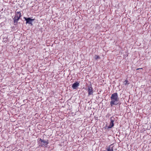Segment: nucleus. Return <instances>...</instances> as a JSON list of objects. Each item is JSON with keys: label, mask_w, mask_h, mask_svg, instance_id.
Wrapping results in <instances>:
<instances>
[{"label": "nucleus", "mask_w": 151, "mask_h": 151, "mask_svg": "<svg viewBox=\"0 0 151 151\" xmlns=\"http://www.w3.org/2000/svg\"><path fill=\"white\" fill-rule=\"evenodd\" d=\"M111 101L110 102V106L112 107L113 105L119 104L120 105L121 103L119 102V98L117 93H114L112 94L111 97Z\"/></svg>", "instance_id": "nucleus-1"}, {"label": "nucleus", "mask_w": 151, "mask_h": 151, "mask_svg": "<svg viewBox=\"0 0 151 151\" xmlns=\"http://www.w3.org/2000/svg\"><path fill=\"white\" fill-rule=\"evenodd\" d=\"M38 140L40 141V142H39V146H40L42 147L45 146L47 147V146L49 143V141L48 140L45 141L40 138H39Z\"/></svg>", "instance_id": "nucleus-2"}, {"label": "nucleus", "mask_w": 151, "mask_h": 151, "mask_svg": "<svg viewBox=\"0 0 151 151\" xmlns=\"http://www.w3.org/2000/svg\"><path fill=\"white\" fill-rule=\"evenodd\" d=\"M87 91L88 93V96L90 95H93V89L92 87V85L90 84L89 85H88L87 86Z\"/></svg>", "instance_id": "nucleus-3"}, {"label": "nucleus", "mask_w": 151, "mask_h": 151, "mask_svg": "<svg viewBox=\"0 0 151 151\" xmlns=\"http://www.w3.org/2000/svg\"><path fill=\"white\" fill-rule=\"evenodd\" d=\"M115 120V118L114 116H112L110 118V122L109 126L108 127V128H111L113 127L114 125V122Z\"/></svg>", "instance_id": "nucleus-4"}, {"label": "nucleus", "mask_w": 151, "mask_h": 151, "mask_svg": "<svg viewBox=\"0 0 151 151\" xmlns=\"http://www.w3.org/2000/svg\"><path fill=\"white\" fill-rule=\"evenodd\" d=\"M25 20L26 21V24H30L32 25V22L34 20V19H31L30 17L26 18L24 17Z\"/></svg>", "instance_id": "nucleus-5"}, {"label": "nucleus", "mask_w": 151, "mask_h": 151, "mask_svg": "<svg viewBox=\"0 0 151 151\" xmlns=\"http://www.w3.org/2000/svg\"><path fill=\"white\" fill-rule=\"evenodd\" d=\"M79 85V83L78 81H76L73 84L72 87L73 89H76Z\"/></svg>", "instance_id": "nucleus-6"}, {"label": "nucleus", "mask_w": 151, "mask_h": 151, "mask_svg": "<svg viewBox=\"0 0 151 151\" xmlns=\"http://www.w3.org/2000/svg\"><path fill=\"white\" fill-rule=\"evenodd\" d=\"M21 16V13L20 12H16L15 16L17 18L20 19Z\"/></svg>", "instance_id": "nucleus-7"}, {"label": "nucleus", "mask_w": 151, "mask_h": 151, "mask_svg": "<svg viewBox=\"0 0 151 151\" xmlns=\"http://www.w3.org/2000/svg\"><path fill=\"white\" fill-rule=\"evenodd\" d=\"M112 145H111L107 147L106 149L107 151H113V147H111Z\"/></svg>", "instance_id": "nucleus-8"}, {"label": "nucleus", "mask_w": 151, "mask_h": 151, "mask_svg": "<svg viewBox=\"0 0 151 151\" xmlns=\"http://www.w3.org/2000/svg\"><path fill=\"white\" fill-rule=\"evenodd\" d=\"M94 58L96 60H97L98 59H99L100 58V57L99 56L97 55H95V56L94 57Z\"/></svg>", "instance_id": "nucleus-9"}, {"label": "nucleus", "mask_w": 151, "mask_h": 151, "mask_svg": "<svg viewBox=\"0 0 151 151\" xmlns=\"http://www.w3.org/2000/svg\"><path fill=\"white\" fill-rule=\"evenodd\" d=\"M13 19L14 20H15V21H18L19 19V18H17L16 17L14 16Z\"/></svg>", "instance_id": "nucleus-10"}, {"label": "nucleus", "mask_w": 151, "mask_h": 151, "mask_svg": "<svg viewBox=\"0 0 151 151\" xmlns=\"http://www.w3.org/2000/svg\"><path fill=\"white\" fill-rule=\"evenodd\" d=\"M128 81L127 79H126L125 80V81L124 82V84L125 85H126L127 84H129V83H128Z\"/></svg>", "instance_id": "nucleus-11"}, {"label": "nucleus", "mask_w": 151, "mask_h": 151, "mask_svg": "<svg viewBox=\"0 0 151 151\" xmlns=\"http://www.w3.org/2000/svg\"><path fill=\"white\" fill-rule=\"evenodd\" d=\"M17 21H15V20H14V25H16V24H17Z\"/></svg>", "instance_id": "nucleus-12"}, {"label": "nucleus", "mask_w": 151, "mask_h": 151, "mask_svg": "<svg viewBox=\"0 0 151 151\" xmlns=\"http://www.w3.org/2000/svg\"><path fill=\"white\" fill-rule=\"evenodd\" d=\"M142 69V68H137V70H138L139 69Z\"/></svg>", "instance_id": "nucleus-13"}, {"label": "nucleus", "mask_w": 151, "mask_h": 151, "mask_svg": "<svg viewBox=\"0 0 151 151\" xmlns=\"http://www.w3.org/2000/svg\"><path fill=\"white\" fill-rule=\"evenodd\" d=\"M117 11H118V10H115V12H116V13H117L116 12H117Z\"/></svg>", "instance_id": "nucleus-14"}, {"label": "nucleus", "mask_w": 151, "mask_h": 151, "mask_svg": "<svg viewBox=\"0 0 151 151\" xmlns=\"http://www.w3.org/2000/svg\"><path fill=\"white\" fill-rule=\"evenodd\" d=\"M4 42H6V40L4 41Z\"/></svg>", "instance_id": "nucleus-15"}]
</instances>
